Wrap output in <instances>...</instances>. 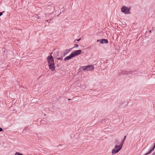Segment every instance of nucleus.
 <instances>
[{
    "label": "nucleus",
    "mask_w": 155,
    "mask_h": 155,
    "mask_svg": "<svg viewBox=\"0 0 155 155\" xmlns=\"http://www.w3.org/2000/svg\"><path fill=\"white\" fill-rule=\"evenodd\" d=\"M118 141L117 140H115V143L116 144H117V142H118Z\"/></svg>",
    "instance_id": "nucleus-13"
},
{
    "label": "nucleus",
    "mask_w": 155,
    "mask_h": 155,
    "mask_svg": "<svg viewBox=\"0 0 155 155\" xmlns=\"http://www.w3.org/2000/svg\"><path fill=\"white\" fill-rule=\"evenodd\" d=\"M154 148H155V147H151L150 148L149 152L148 153H146L145 154V155H148V154L150 153H151V152L154 150Z\"/></svg>",
    "instance_id": "nucleus-8"
},
{
    "label": "nucleus",
    "mask_w": 155,
    "mask_h": 155,
    "mask_svg": "<svg viewBox=\"0 0 155 155\" xmlns=\"http://www.w3.org/2000/svg\"><path fill=\"white\" fill-rule=\"evenodd\" d=\"M81 87L82 88V89L83 90H84L86 88V87L85 86H83Z\"/></svg>",
    "instance_id": "nucleus-9"
},
{
    "label": "nucleus",
    "mask_w": 155,
    "mask_h": 155,
    "mask_svg": "<svg viewBox=\"0 0 155 155\" xmlns=\"http://www.w3.org/2000/svg\"><path fill=\"white\" fill-rule=\"evenodd\" d=\"M76 47H78V45H76Z\"/></svg>",
    "instance_id": "nucleus-19"
},
{
    "label": "nucleus",
    "mask_w": 155,
    "mask_h": 155,
    "mask_svg": "<svg viewBox=\"0 0 155 155\" xmlns=\"http://www.w3.org/2000/svg\"><path fill=\"white\" fill-rule=\"evenodd\" d=\"M49 69L52 71L55 70V64L54 59L52 55H50L47 58Z\"/></svg>",
    "instance_id": "nucleus-1"
},
{
    "label": "nucleus",
    "mask_w": 155,
    "mask_h": 155,
    "mask_svg": "<svg viewBox=\"0 0 155 155\" xmlns=\"http://www.w3.org/2000/svg\"><path fill=\"white\" fill-rule=\"evenodd\" d=\"M80 39H78V40H77V41H80Z\"/></svg>",
    "instance_id": "nucleus-17"
},
{
    "label": "nucleus",
    "mask_w": 155,
    "mask_h": 155,
    "mask_svg": "<svg viewBox=\"0 0 155 155\" xmlns=\"http://www.w3.org/2000/svg\"><path fill=\"white\" fill-rule=\"evenodd\" d=\"M149 33H151V30H150V31H149Z\"/></svg>",
    "instance_id": "nucleus-18"
},
{
    "label": "nucleus",
    "mask_w": 155,
    "mask_h": 155,
    "mask_svg": "<svg viewBox=\"0 0 155 155\" xmlns=\"http://www.w3.org/2000/svg\"><path fill=\"white\" fill-rule=\"evenodd\" d=\"M94 69V67L93 66L90 65L87 66H83L80 68V70L84 71H92Z\"/></svg>",
    "instance_id": "nucleus-4"
},
{
    "label": "nucleus",
    "mask_w": 155,
    "mask_h": 155,
    "mask_svg": "<svg viewBox=\"0 0 155 155\" xmlns=\"http://www.w3.org/2000/svg\"><path fill=\"white\" fill-rule=\"evenodd\" d=\"M2 131V129L0 127V131Z\"/></svg>",
    "instance_id": "nucleus-14"
},
{
    "label": "nucleus",
    "mask_w": 155,
    "mask_h": 155,
    "mask_svg": "<svg viewBox=\"0 0 155 155\" xmlns=\"http://www.w3.org/2000/svg\"><path fill=\"white\" fill-rule=\"evenodd\" d=\"M153 147L155 148V142L153 143Z\"/></svg>",
    "instance_id": "nucleus-15"
},
{
    "label": "nucleus",
    "mask_w": 155,
    "mask_h": 155,
    "mask_svg": "<svg viewBox=\"0 0 155 155\" xmlns=\"http://www.w3.org/2000/svg\"><path fill=\"white\" fill-rule=\"evenodd\" d=\"M122 12L125 14H130V8L125 6H123L121 8Z\"/></svg>",
    "instance_id": "nucleus-5"
},
{
    "label": "nucleus",
    "mask_w": 155,
    "mask_h": 155,
    "mask_svg": "<svg viewBox=\"0 0 155 155\" xmlns=\"http://www.w3.org/2000/svg\"><path fill=\"white\" fill-rule=\"evenodd\" d=\"M57 59L58 60H62V58H57Z\"/></svg>",
    "instance_id": "nucleus-11"
},
{
    "label": "nucleus",
    "mask_w": 155,
    "mask_h": 155,
    "mask_svg": "<svg viewBox=\"0 0 155 155\" xmlns=\"http://www.w3.org/2000/svg\"><path fill=\"white\" fill-rule=\"evenodd\" d=\"M71 49H66L64 51V55L65 56L68 54L71 51Z\"/></svg>",
    "instance_id": "nucleus-7"
},
{
    "label": "nucleus",
    "mask_w": 155,
    "mask_h": 155,
    "mask_svg": "<svg viewBox=\"0 0 155 155\" xmlns=\"http://www.w3.org/2000/svg\"><path fill=\"white\" fill-rule=\"evenodd\" d=\"M3 15V13L2 12H0V16Z\"/></svg>",
    "instance_id": "nucleus-12"
},
{
    "label": "nucleus",
    "mask_w": 155,
    "mask_h": 155,
    "mask_svg": "<svg viewBox=\"0 0 155 155\" xmlns=\"http://www.w3.org/2000/svg\"><path fill=\"white\" fill-rule=\"evenodd\" d=\"M155 155V152H154V153H153L152 154V155Z\"/></svg>",
    "instance_id": "nucleus-16"
},
{
    "label": "nucleus",
    "mask_w": 155,
    "mask_h": 155,
    "mask_svg": "<svg viewBox=\"0 0 155 155\" xmlns=\"http://www.w3.org/2000/svg\"><path fill=\"white\" fill-rule=\"evenodd\" d=\"M97 42H100V43L102 44H107L108 42V40L107 39H100L97 40Z\"/></svg>",
    "instance_id": "nucleus-6"
},
{
    "label": "nucleus",
    "mask_w": 155,
    "mask_h": 155,
    "mask_svg": "<svg viewBox=\"0 0 155 155\" xmlns=\"http://www.w3.org/2000/svg\"><path fill=\"white\" fill-rule=\"evenodd\" d=\"M81 52V50L73 51L68 56L65 57L64 60L65 61L71 60L73 58L80 54Z\"/></svg>",
    "instance_id": "nucleus-2"
},
{
    "label": "nucleus",
    "mask_w": 155,
    "mask_h": 155,
    "mask_svg": "<svg viewBox=\"0 0 155 155\" xmlns=\"http://www.w3.org/2000/svg\"><path fill=\"white\" fill-rule=\"evenodd\" d=\"M125 138H126V136H125L124 137V138L123 139V141L122 142V143H123V144L124 143V140H125Z\"/></svg>",
    "instance_id": "nucleus-10"
},
{
    "label": "nucleus",
    "mask_w": 155,
    "mask_h": 155,
    "mask_svg": "<svg viewBox=\"0 0 155 155\" xmlns=\"http://www.w3.org/2000/svg\"><path fill=\"white\" fill-rule=\"evenodd\" d=\"M123 143H121L119 145H116L114 148L112 150V154H115L119 152V151L122 149Z\"/></svg>",
    "instance_id": "nucleus-3"
}]
</instances>
